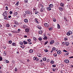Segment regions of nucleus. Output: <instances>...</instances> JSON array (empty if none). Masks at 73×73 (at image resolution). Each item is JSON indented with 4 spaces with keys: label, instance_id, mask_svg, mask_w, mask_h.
<instances>
[{
    "label": "nucleus",
    "instance_id": "42",
    "mask_svg": "<svg viewBox=\"0 0 73 73\" xmlns=\"http://www.w3.org/2000/svg\"><path fill=\"white\" fill-rule=\"evenodd\" d=\"M3 60V58L2 57H0V61H2Z\"/></svg>",
    "mask_w": 73,
    "mask_h": 73
},
{
    "label": "nucleus",
    "instance_id": "4",
    "mask_svg": "<svg viewBox=\"0 0 73 73\" xmlns=\"http://www.w3.org/2000/svg\"><path fill=\"white\" fill-rule=\"evenodd\" d=\"M64 62L66 63H67L68 64V63H69V60L68 59H66L64 60Z\"/></svg>",
    "mask_w": 73,
    "mask_h": 73
},
{
    "label": "nucleus",
    "instance_id": "1",
    "mask_svg": "<svg viewBox=\"0 0 73 73\" xmlns=\"http://www.w3.org/2000/svg\"><path fill=\"white\" fill-rule=\"evenodd\" d=\"M73 33L71 31H69L67 33V35L68 36H70V35H72Z\"/></svg>",
    "mask_w": 73,
    "mask_h": 73
},
{
    "label": "nucleus",
    "instance_id": "30",
    "mask_svg": "<svg viewBox=\"0 0 73 73\" xmlns=\"http://www.w3.org/2000/svg\"><path fill=\"white\" fill-rule=\"evenodd\" d=\"M35 20L36 21V23H38V21H37V19L35 18Z\"/></svg>",
    "mask_w": 73,
    "mask_h": 73
},
{
    "label": "nucleus",
    "instance_id": "56",
    "mask_svg": "<svg viewBox=\"0 0 73 73\" xmlns=\"http://www.w3.org/2000/svg\"><path fill=\"white\" fill-rule=\"evenodd\" d=\"M49 61H50L49 59H48L47 60V62H49Z\"/></svg>",
    "mask_w": 73,
    "mask_h": 73
},
{
    "label": "nucleus",
    "instance_id": "38",
    "mask_svg": "<svg viewBox=\"0 0 73 73\" xmlns=\"http://www.w3.org/2000/svg\"><path fill=\"white\" fill-rule=\"evenodd\" d=\"M38 40L39 41H41L42 40V38H39Z\"/></svg>",
    "mask_w": 73,
    "mask_h": 73
},
{
    "label": "nucleus",
    "instance_id": "28",
    "mask_svg": "<svg viewBox=\"0 0 73 73\" xmlns=\"http://www.w3.org/2000/svg\"><path fill=\"white\" fill-rule=\"evenodd\" d=\"M53 56H54L55 57H56V56H57V54L56 53H54V54Z\"/></svg>",
    "mask_w": 73,
    "mask_h": 73
},
{
    "label": "nucleus",
    "instance_id": "44",
    "mask_svg": "<svg viewBox=\"0 0 73 73\" xmlns=\"http://www.w3.org/2000/svg\"><path fill=\"white\" fill-rule=\"evenodd\" d=\"M62 45H64L65 44V42H62Z\"/></svg>",
    "mask_w": 73,
    "mask_h": 73
},
{
    "label": "nucleus",
    "instance_id": "25",
    "mask_svg": "<svg viewBox=\"0 0 73 73\" xmlns=\"http://www.w3.org/2000/svg\"><path fill=\"white\" fill-rule=\"evenodd\" d=\"M52 19L54 22H56V19L54 18H53Z\"/></svg>",
    "mask_w": 73,
    "mask_h": 73
},
{
    "label": "nucleus",
    "instance_id": "23",
    "mask_svg": "<svg viewBox=\"0 0 73 73\" xmlns=\"http://www.w3.org/2000/svg\"><path fill=\"white\" fill-rule=\"evenodd\" d=\"M43 40H47L48 39V38L46 36H45L43 38Z\"/></svg>",
    "mask_w": 73,
    "mask_h": 73
},
{
    "label": "nucleus",
    "instance_id": "16",
    "mask_svg": "<svg viewBox=\"0 0 73 73\" xmlns=\"http://www.w3.org/2000/svg\"><path fill=\"white\" fill-rule=\"evenodd\" d=\"M37 28H38V29H41V26H40L39 25L37 26Z\"/></svg>",
    "mask_w": 73,
    "mask_h": 73
},
{
    "label": "nucleus",
    "instance_id": "41",
    "mask_svg": "<svg viewBox=\"0 0 73 73\" xmlns=\"http://www.w3.org/2000/svg\"><path fill=\"white\" fill-rule=\"evenodd\" d=\"M5 62H5L6 63H8V62H9V61L8 60H5Z\"/></svg>",
    "mask_w": 73,
    "mask_h": 73
},
{
    "label": "nucleus",
    "instance_id": "39",
    "mask_svg": "<svg viewBox=\"0 0 73 73\" xmlns=\"http://www.w3.org/2000/svg\"><path fill=\"white\" fill-rule=\"evenodd\" d=\"M9 36L10 37H12V34L11 33H9Z\"/></svg>",
    "mask_w": 73,
    "mask_h": 73
},
{
    "label": "nucleus",
    "instance_id": "13",
    "mask_svg": "<svg viewBox=\"0 0 73 73\" xmlns=\"http://www.w3.org/2000/svg\"><path fill=\"white\" fill-rule=\"evenodd\" d=\"M24 21L25 22V23H28V20L27 19H25L24 20Z\"/></svg>",
    "mask_w": 73,
    "mask_h": 73
},
{
    "label": "nucleus",
    "instance_id": "45",
    "mask_svg": "<svg viewBox=\"0 0 73 73\" xmlns=\"http://www.w3.org/2000/svg\"><path fill=\"white\" fill-rule=\"evenodd\" d=\"M36 58H36V57H34L33 58V59L34 60H36Z\"/></svg>",
    "mask_w": 73,
    "mask_h": 73
},
{
    "label": "nucleus",
    "instance_id": "6",
    "mask_svg": "<svg viewBox=\"0 0 73 73\" xmlns=\"http://www.w3.org/2000/svg\"><path fill=\"white\" fill-rule=\"evenodd\" d=\"M44 25L46 27H49V24L47 23H44Z\"/></svg>",
    "mask_w": 73,
    "mask_h": 73
},
{
    "label": "nucleus",
    "instance_id": "63",
    "mask_svg": "<svg viewBox=\"0 0 73 73\" xmlns=\"http://www.w3.org/2000/svg\"><path fill=\"white\" fill-rule=\"evenodd\" d=\"M17 26L16 25H13V27H17Z\"/></svg>",
    "mask_w": 73,
    "mask_h": 73
},
{
    "label": "nucleus",
    "instance_id": "32",
    "mask_svg": "<svg viewBox=\"0 0 73 73\" xmlns=\"http://www.w3.org/2000/svg\"><path fill=\"white\" fill-rule=\"evenodd\" d=\"M52 28H53V27H51L49 28V31H51V30H52Z\"/></svg>",
    "mask_w": 73,
    "mask_h": 73
},
{
    "label": "nucleus",
    "instance_id": "3",
    "mask_svg": "<svg viewBox=\"0 0 73 73\" xmlns=\"http://www.w3.org/2000/svg\"><path fill=\"white\" fill-rule=\"evenodd\" d=\"M25 13L26 14H27L28 15H30V14H31V11H25Z\"/></svg>",
    "mask_w": 73,
    "mask_h": 73
},
{
    "label": "nucleus",
    "instance_id": "20",
    "mask_svg": "<svg viewBox=\"0 0 73 73\" xmlns=\"http://www.w3.org/2000/svg\"><path fill=\"white\" fill-rule=\"evenodd\" d=\"M65 44L66 46H68L69 45V42H66Z\"/></svg>",
    "mask_w": 73,
    "mask_h": 73
},
{
    "label": "nucleus",
    "instance_id": "21",
    "mask_svg": "<svg viewBox=\"0 0 73 73\" xmlns=\"http://www.w3.org/2000/svg\"><path fill=\"white\" fill-rule=\"evenodd\" d=\"M47 9L48 11H50L51 10V8L50 7H47Z\"/></svg>",
    "mask_w": 73,
    "mask_h": 73
},
{
    "label": "nucleus",
    "instance_id": "46",
    "mask_svg": "<svg viewBox=\"0 0 73 73\" xmlns=\"http://www.w3.org/2000/svg\"><path fill=\"white\" fill-rule=\"evenodd\" d=\"M50 63L52 64H54V61L52 60L50 62Z\"/></svg>",
    "mask_w": 73,
    "mask_h": 73
},
{
    "label": "nucleus",
    "instance_id": "53",
    "mask_svg": "<svg viewBox=\"0 0 73 73\" xmlns=\"http://www.w3.org/2000/svg\"><path fill=\"white\" fill-rule=\"evenodd\" d=\"M63 52H67L68 51L66 50H63Z\"/></svg>",
    "mask_w": 73,
    "mask_h": 73
},
{
    "label": "nucleus",
    "instance_id": "48",
    "mask_svg": "<svg viewBox=\"0 0 73 73\" xmlns=\"http://www.w3.org/2000/svg\"><path fill=\"white\" fill-rule=\"evenodd\" d=\"M56 65L55 64V65H52V67H53L54 68H55V67H56Z\"/></svg>",
    "mask_w": 73,
    "mask_h": 73
},
{
    "label": "nucleus",
    "instance_id": "26",
    "mask_svg": "<svg viewBox=\"0 0 73 73\" xmlns=\"http://www.w3.org/2000/svg\"><path fill=\"white\" fill-rule=\"evenodd\" d=\"M19 2L17 1L16 4L15 5H16V6H18L19 5Z\"/></svg>",
    "mask_w": 73,
    "mask_h": 73
},
{
    "label": "nucleus",
    "instance_id": "55",
    "mask_svg": "<svg viewBox=\"0 0 73 73\" xmlns=\"http://www.w3.org/2000/svg\"><path fill=\"white\" fill-rule=\"evenodd\" d=\"M22 48H24L25 46H24V45H23L21 46Z\"/></svg>",
    "mask_w": 73,
    "mask_h": 73
},
{
    "label": "nucleus",
    "instance_id": "18",
    "mask_svg": "<svg viewBox=\"0 0 73 73\" xmlns=\"http://www.w3.org/2000/svg\"><path fill=\"white\" fill-rule=\"evenodd\" d=\"M3 55L4 56H6L7 55V52L5 51L3 53Z\"/></svg>",
    "mask_w": 73,
    "mask_h": 73
},
{
    "label": "nucleus",
    "instance_id": "15",
    "mask_svg": "<svg viewBox=\"0 0 73 73\" xmlns=\"http://www.w3.org/2000/svg\"><path fill=\"white\" fill-rule=\"evenodd\" d=\"M29 52L30 53H33V50L30 49L29 50Z\"/></svg>",
    "mask_w": 73,
    "mask_h": 73
},
{
    "label": "nucleus",
    "instance_id": "2",
    "mask_svg": "<svg viewBox=\"0 0 73 73\" xmlns=\"http://www.w3.org/2000/svg\"><path fill=\"white\" fill-rule=\"evenodd\" d=\"M42 7V8H41L40 9V12H43V11H44L45 10V8H43L44 7V6L42 5H41Z\"/></svg>",
    "mask_w": 73,
    "mask_h": 73
},
{
    "label": "nucleus",
    "instance_id": "35",
    "mask_svg": "<svg viewBox=\"0 0 73 73\" xmlns=\"http://www.w3.org/2000/svg\"><path fill=\"white\" fill-rule=\"evenodd\" d=\"M20 44L21 45H22L23 44V42H20Z\"/></svg>",
    "mask_w": 73,
    "mask_h": 73
},
{
    "label": "nucleus",
    "instance_id": "57",
    "mask_svg": "<svg viewBox=\"0 0 73 73\" xmlns=\"http://www.w3.org/2000/svg\"><path fill=\"white\" fill-rule=\"evenodd\" d=\"M15 72H17V69L16 68H15Z\"/></svg>",
    "mask_w": 73,
    "mask_h": 73
},
{
    "label": "nucleus",
    "instance_id": "8",
    "mask_svg": "<svg viewBox=\"0 0 73 73\" xmlns=\"http://www.w3.org/2000/svg\"><path fill=\"white\" fill-rule=\"evenodd\" d=\"M48 7L50 8H53V5L52 4H50L49 5Z\"/></svg>",
    "mask_w": 73,
    "mask_h": 73
},
{
    "label": "nucleus",
    "instance_id": "31",
    "mask_svg": "<svg viewBox=\"0 0 73 73\" xmlns=\"http://www.w3.org/2000/svg\"><path fill=\"white\" fill-rule=\"evenodd\" d=\"M64 20H65L66 21H67V18H66V17H64Z\"/></svg>",
    "mask_w": 73,
    "mask_h": 73
},
{
    "label": "nucleus",
    "instance_id": "43",
    "mask_svg": "<svg viewBox=\"0 0 73 73\" xmlns=\"http://www.w3.org/2000/svg\"><path fill=\"white\" fill-rule=\"evenodd\" d=\"M5 17L4 18V19L5 20H7V17L6 16H5Z\"/></svg>",
    "mask_w": 73,
    "mask_h": 73
},
{
    "label": "nucleus",
    "instance_id": "59",
    "mask_svg": "<svg viewBox=\"0 0 73 73\" xmlns=\"http://www.w3.org/2000/svg\"><path fill=\"white\" fill-rule=\"evenodd\" d=\"M68 40V39L67 38H64V40H65V41H66V40Z\"/></svg>",
    "mask_w": 73,
    "mask_h": 73
},
{
    "label": "nucleus",
    "instance_id": "7",
    "mask_svg": "<svg viewBox=\"0 0 73 73\" xmlns=\"http://www.w3.org/2000/svg\"><path fill=\"white\" fill-rule=\"evenodd\" d=\"M7 13H5V12H4L3 14V16H7Z\"/></svg>",
    "mask_w": 73,
    "mask_h": 73
},
{
    "label": "nucleus",
    "instance_id": "17",
    "mask_svg": "<svg viewBox=\"0 0 73 73\" xmlns=\"http://www.w3.org/2000/svg\"><path fill=\"white\" fill-rule=\"evenodd\" d=\"M23 42L25 45L26 44H28L27 42L25 40L23 41Z\"/></svg>",
    "mask_w": 73,
    "mask_h": 73
},
{
    "label": "nucleus",
    "instance_id": "52",
    "mask_svg": "<svg viewBox=\"0 0 73 73\" xmlns=\"http://www.w3.org/2000/svg\"><path fill=\"white\" fill-rule=\"evenodd\" d=\"M11 32H12V33H17V32L16 31H11Z\"/></svg>",
    "mask_w": 73,
    "mask_h": 73
},
{
    "label": "nucleus",
    "instance_id": "27",
    "mask_svg": "<svg viewBox=\"0 0 73 73\" xmlns=\"http://www.w3.org/2000/svg\"><path fill=\"white\" fill-rule=\"evenodd\" d=\"M43 60L44 61H46V57H44L43 58Z\"/></svg>",
    "mask_w": 73,
    "mask_h": 73
},
{
    "label": "nucleus",
    "instance_id": "64",
    "mask_svg": "<svg viewBox=\"0 0 73 73\" xmlns=\"http://www.w3.org/2000/svg\"><path fill=\"white\" fill-rule=\"evenodd\" d=\"M71 38H73V35L71 36Z\"/></svg>",
    "mask_w": 73,
    "mask_h": 73
},
{
    "label": "nucleus",
    "instance_id": "40",
    "mask_svg": "<svg viewBox=\"0 0 73 73\" xmlns=\"http://www.w3.org/2000/svg\"><path fill=\"white\" fill-rule=\"evenodd\" d=\"M35 15H37V14H38V12L37 11H36V12H35Z\"/></svg>",
    "mask_w": 73,
    "mask_h": 73
},
{
    "label": "nucleus",
    "instance_id": "33",
    "mask_svg": "<svg viewBox=\"0 0 73 73\" xmlns=\"http://www.w3.org/2000/svg\"><path fill=\"white\" fill-rule=\"evenodd\" d=\"M9 43L10 44H12V41L11 40H9Z\"/></svg>",
    "mask_w": 73,
    "mask_h": 73
},
{
    "label": "nucleus",
    "instance_id": "29",
    "mask_svg": "<svg viewBox=\"0 0 73 73\" xmlns=\"http://www.w3.org/2000/svg\"><path fill=\"white\" fill-rule=\"evenodd\" d=\"M57 25H58V29H60V25L59 24H58Z\"/></svg>",
    "mask_w": 73,
    "mask_h": 73
},
{
    "label": "nucleus",
    "instance_id": "37",
    "mask_svg": "<svg viewBox=\"0 0 73 73\" xmlns=\"http://www.w3.org/2000/svg\"><path fill=\"white\" fill-rule=\"evenodd\" d=\"M48 42V41H46L45 42V43L44 44V45H46V44H47Z\"/></svg>",
    "mask_w": 73,
    "mask_h": 73
},
{
    "label": "nucleus",
    "instance_id": "60",
    "mask_svg": "<svg viewBox=\"0 0 73 73\" xmlns=\"http://www.w3.org/2000/svg\"><path fill=\"white\" fill-rule=\"evenodd\" d=\"M24 38H27V36L26 35L24 36Z\"/></svg>",
    "mask_w": 73,
    "mask_h": 73
},
{
    "label": "nucleus",
    "instance_id": "12",
    "mask_svg": "<svg viewBox=\"0 0 73 73\" xmlns=\"http://www.w3.org/2000/svg\"><path fill=\"white\" fill-rule=\"evenodd\" d=\"M15 24H16L17 25H19V23L17 21H15L14 23Z\"/></svg>",
    "mask_w": 73,
    "mask_h": 73
},
{
    "label": "nucleus",
    "instance_id": "5",
    "mask_svg": "<svg viewBox=\"0 0 73 73\" xmlns=\"http://www.w3.org/2000/svg\"><path fill=\"white\" fill-rule=\"evenodd\" d=\"M57 53L58 54H61V51L60 50H59L57 52Z\"/></svg>",
    "mask_w": 73,
    "mask_h": 73
},
{
    "label": "nucleus",
    "instance_id": "10",
    "mask_svg": "<svg viewBox=\"0 0 73 73\" xmlns=\"http://www.w3.org/2000/svg\"><path fill=\"white\" fill-rule=\"evenodd\" d=\"M64 3H61L60 4V6H61V7H64Z\"/></svg>",
    "mask_w": 73,
    "mask_h": 73
},
{
    "label": "nucleus",
    "instance_id": "50",
    "mask_svg": "<svg viewBox=\"0 0 73 73\" xmlns=\"http://www.w3.org/2000/svg\"><path fill=\"white\" fill-rule=\"evenodd\" d=\"M12 13H13V12H12V11H10L9 12V13L10 14V15H11V14H12Z\"/></svg>",
    "mask_w": 73,
    "mask_h": 73
},
{
    "label": "nucleus",
    "instance_id": "61",
    "mask_svg": "<svg viewBox=\"0 0 73 73\" xmlns=\"http://www.w3.org/2000/svg\"><path fill=\"white\" fill-rule=\"evenodd\" d=\"M39 60V59H38V58H37L36 60V61H38Z\"/></svg>",
    "mask_w": 73,
    "mask_h": 73
},
{
    "label": "nucleus",
    "instance_id": "22",
    "mask_svg": "<svg viewBox=\"0 0 73 73\" xmlns=\"http://www.w3.org/2000/svg\"><path fill=\"white\" fill-rule=\"evenodd\" d=\"M59 9L60 10V11H63V9L61 7H59Z\"/></svg>",
    "mask_w": 73,
    "mask_h": 73
},
{
    "label": "nucleus",
    "instance_id": "36",
    "mask_svg": "<svg viewBox=\"0 0 73 73\" xmlns=\"http://www.w3.org/2000/svg\"><path fill=\"white\" fill-rule=\"evenodd\" d=\"M14 15H17V12H15L14 13Z\"/></svg>",
    "mask_w": 73,
    "mask_h": 73
},
{
    "label": "nucleus",
    "instance_id": "51",
    "mask_svg": "<svg viewBox=\"0 0 73 73\" xmlns=\"http://www.w3.org/2000/svg\"><path fill=\"white\" fill-rule=\"evenodd\" d=\"M27 40L29 42H30V41H31V40L30 39H28Z\"/></svg>",
    "mask_w": 73,
    "mask_h": 73
},
{
    "label": "nucleus",
    "instance_id": "19",
    "mask_svg": "<svg viewBox=\"0 0 73 73\" xmlns=\"http://www.w3.org/2000/svg\"><path fill=\"white\" fill-rule=\"evenodd\" d=\"M39 33L40 34V35H42V31H39Z\"/></svg>",
    "mask_w": 73,
    "mask_h": 73
},
{
    "label": "nucleus",
    "instance_id": "14",
    "mask_svg": "<svg viewBox=\"0 0 73 73\" xmlns=\"http://www.w3.org/2000/svg\"><path fill=\"white\" fill-rule=\"evenodd\" d=\"M54 42V40H52L50 42V44H53Z\"/></svg>",
    "mask_w": 73,
    "mask_h": 73
},
{
    "label": "nucleus",
    "instance_id": "11",
    "mask_svg": "<svg viewBox=\"0 0 73 73\" xmlns=\"http://www.w3.org/2000/svg\"><path fill=\"white\" fill-rule=\"evenodd\" d=\"M11 45L12 46H16V43L15 42L12 43L11 44Z\"/></svg>",
    "mask_w": 73,
    "mask_h": 73
},
{
    "label": "nucleus",
    "instance_id": "9",
    "mask_svg": "<svg viewBox=\"0 0 73 73\" xmlns=\"http://www.w3.org/2000/svg\"><path fill=\"white\" fill-rule=\"evenodd\" d=\"M25 32L27 33H28L29 32V29L27 28L25 29Z\"/></svg>",
    "mask_w": 73,
    "mask_h": 73
},
{
    "label": "nucleus",
    "instance_id": "47",
    "mask_svg": "<svg viewBox=\"0 0 73 73\" xmlns=\"http://www.w3.org/2000/svg\"><path fill=\"white\" fill-rule=\"evenodd\" d=\"M44 51L46 52H48V50L47 49H46Z\"/></svg>",
    "mask_w": 73,
    "mask_h": 73
},
{
    "label": "nucleus",
    "instance_id": "24",
    "mask_svg": "<svg viewBox=\"0 0 73 73\" xmlns=\"http://www.w3.org/2000/svg\"><path fill=\"white\" fill-rule=\"evenodd\" d=\"M6 25L7 27H10V25L8 23L6 24Z\"/></svg>",
    "mask_w": 73,
    "mask_h": 73
},
{
    "label": "nucleus",
    "instance_id": "34",
    "mask_svg": "<svg viewBox=\"0 0 73 73\" xmlns=\"http://www.w3.org/2000/svg\"><path fill=\"white\" fill-rule=\"evenodd\" d=\"M28 2V0H25V3H27Z\"/></svg>",
    "mask_w": 73,
    "mask_h": 73
},
{
    "label": "nucleus",
    "instance_id": "58",
    "mask_svg": "<svg viewBox=\"0 0 73 73\" xmlns=\"http://www.w3.org/2000/svg\"><path fill=\"white\" fill-rule=\"evenodd\" d=\"M55 47H54L53 48H52V49L53 50H55Z\"/></svg>",
    "mask_w": 73,
    "mask_h": 73
},
{
    "label": "nucleus",
    "instance_id": "54",
    "mask_svg": "<svg viewBox=\"0 0 73 73\" xmlns=\"http://www.w3.org/2000/svg\"><path fill=\"white\" fill-rule=\"evenodd\" d=\"M6 10H8V7L6 6Z\"/></svg>",
    "mask_w": 73,
    "mask_h": 73
},
{
    "label": "nucleus",
    "instance_id": "49",
    "mask_svg": "<svg viewBox=\"0 0 73 73\" xmlns=\"http://www.w3.org/2000/svg\"><path fill=\"white\" fill-rule=\"evenodd\" d=\"M27 44H32V43L31 42H29L27 43Z\"/></svg>",
    "mask_w": 73,
    "mask_h": 73
},
{
    "label": "nucleus",
    "instance_id": "62",
    "mask_svg": "<svg viewBox=\"0 0 73 73\" xmlns=\"http://www.w3.org/2000/svg\"><path fill=\"white\" fill-rule=\"evenodd\" d=\"M11 15L9 16V19H10V18H11Z\"/></svg>",
    "mask_w": 73,
    "mask_h": 73
}]
</instances>
